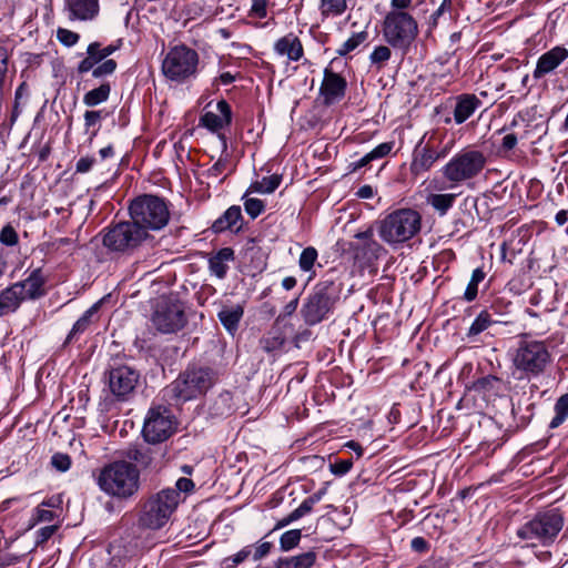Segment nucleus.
<instances>
[{
    "instance_id": "obj_39",
    "label": "nucleus",
    "mask_w": 568,
    "mask_h": 568,
    "mask_svg": "<svg viewBox=\"0 0 568 568\" xmlns=\"http://www.w3.org/2000/svg\"><path fill=\"white\" fill-rule=\"evenodd\" d=\"M554 409L555 416L549 424L550 428L559 427L568 418V393L557 399Z\"/></svg>"
},
{
    "instance_id": "obj_28",
    "label": "nucleus",
    "mask_w": 568,
    "mask_h": 568,
    "mask_svg": "<svg viewBox=\"0 0 568 568\" xmlns=\"http://www.w3.org/2000/svg\"><path fill=\"white\" fill-rule=\"evenodd\" d=\"M125 457L129 459L128 462L132 463L138 468L149 469L152 468L154 464V449L142 445L133 446L128 448Z\"/></svg>"
},
{
    "instance_id": "obj_27",
    "label": "nucleus",
    "mask_w": 568,
    "mask_h": 568,
    "mask_svg": "<svg viewBox=\"0 0 568 568\" xmlns=\"http://www.w3.org/2000/svg\"><path fill=\"white\" fill-rule=\"evenodd\" d=\"M242 212L241 207L237 205H233L229 207L223 215L216 219L212 224V230L215 233H221L226 230H236L241 229Z\"/></svg>"
},
{
    "instance_id": "obj_49",
    "label": "nucleus",
    "mask_w": 568,
    "mask_h": 568,
    "mask_svg": "<svg viewBox=\"0 0 568 568\" xmlns=\"http://www.w3.org/2000/svg\"><path fill=\"white\" fill-rule=\"evenodd\" d=\"M270 0H252L248 17L263 19L267 16Z\"/></svg>"
},
{
    "instance_id": "obj_43",
    "label": "nucleus",
    "mask_w": 568,
    "mask_h": 568,
    "mask_svg": "<svg viewBox=\"0 0 568 568\" xmlns=\"http://www.w3.org/2000/svg\"><path fill=\"white\" fill-rule=\"evenodd\" d=\"M317 251L313 246L305 247L298 258V266L303 272H311L317 261Z\"/></svg>"
},
{
    "instance_id": "obj_22",
    "label": "nucleus",
    "mask_w": 568,
    "mask_h": 568,
    "mask_svg": "<svg viewBox=\"0 0 568 568\" xmlns=\"http://www.w3.org/2000/svg\"><path fill=\"white\" fill-rule=\"evenodd\" d=\"M64 8L71 20H91L99 11L98 0H64Z\"/></svg>"
},
{
    "instance_id": "obj_17",
    "label": "nucleus",
    "mask_w": 568,
    "mask_h": 568,
    "mask_svg": "<svg viewBox=\"0 0 568 568\" xmlns=\"http://www.w3.org/2000/svg\"><path fill=\"white\" fill-rule=\"evenodd\" d=\"M426 134L419 140L413 151V159L409 165V171L414 176H419L428 172L437 162L434 152V135L425 142Z\"/></svg>"
},
{
    "instance_id": "obj_33",
    "label": "nucleus",
    "mask_w": 568,
    "mask_h": 568,
    "mask_svg": "<svg viewBox=\"0 0 568 568\" xmlns=\"http://www.w3.org/2000/svg\"><path fill=\"white\" fill-rule=\"evenodd\" d=\"M99 304L92 305L88 308L83 315L74 323L71 332L67 337V342L75 339L79 335L84 333L92 323V317L97 314Z\"/></svg>"
},
{
    "instance_id": "obj_52",
    "label": "nucleus",
    "mask_w": 568,
    "mask_h": 568,
    "mask_svg": "<svg viewBox=\"0 0 568 568\" xmlns=\"http://www.w3.org/2000/svg\"><path fill=\"white\" fill-rule=\"evenodd\" d=\"M51 464L55 469L65 471L71 466V459L68 455L58 453L52 456Z\"/></svg>"
},
{
    "instance_id": "obj_29",
    "label": "nucleus",
    "mask_w": 568,
    "mask_h": 568,
    "mask_svg": "<svg viewBox=\"0 0 568 568\" xmlns=\"http://www.w3.org/2000/svg\"><path fill=\"white\" fill-rule=\"evenodd\" d=\"M471 388L486 397H493L503 390V382L494 375H487L475 381Z\"/></svg>"
},
{
    "instance_id": "obj_23",
    "label": "nucleus",
    "mask_w": 568,
    "mask_h": 568,
    "mask_svg": "<svg viewBox=\"0 0 568 568\" xmlns=\"http://www.w3.org/2000/svg\"><path fill=\"white\" fill-rule=\"evenodd\" d=\"M116 65L118 64L113 59H108L99 64L98 61L93 58V54H87V57L79 62L77 71L80 74L92 71L93 78L101 79L113 74Z\"/></svg>"
},
{
    "instance_id": "obj_42",
    "label": "nucleus",
    "mask_w": 568,
    "mask_h": 568,
    "mask_svg": "<svg viewBox=\"0 0 568 568\" xmlns=\"http://www.w3.org/2000/svg\"><path fill=\"white\" fill-rule=\"evenodd\" d=\"M302 538V531L300 529L287 530L280 537V548L283 551H288L295 548Z\"/></svg>"
},
{
    "instance_id": "obj_8",
    "label": "nucleus",
    "mask_w": 568,
    "mask_h": 568,
    "mask_svg": "<svg viewBox=\"0 0 568 568\" xmlns=\"http://www.w3.org/2000/svg\"><path fill=\"white\" fill-rule=\"evenodd\" d=\"M130 216L145 232L146 230H161L170 220V212L164 199L143 194L130 204Z\"/></svg>"
},
{
    "instance_id": "obj_15",
    "label": "nucleus",
    "mask_w": 568,
    "mask_h": 568,
    "mask_svg": "<svg viewBox=\"0 0 568 568\" xmlns=\"http://www.w3.org/2000/svg\"><path fill=\"white\" fill-rule=\"evenodd\" d=\"M148 233L134 221L120 222L103 235V245L111 251L128 252L139 246Z\"/></svg>"
},
{
    "instance_id": "obj_47",
    "label": "nucleus",
    "mask_w": 568,
    "mask_h": 568,
    "mask_svg": "<svg viewBox=\"0 0 568 568\" xmlns=\"http://www.w3.org/2000/svg\"><path fill=\"white\" fill-rule=\"evenodd\" d=\"M19 242V236L17 231L12 225L7 224L0 231V243L6 246H14Z\"/></svg>"
},
{
    "instance_id": "obj_6",
    "label": "nucleus",
    "mask_w": 568,
    "mask_h": 568,
    "mask_svg": "<svg viewBox=\"0 0 568 568\" xmlns=\"http://www.w3.org/2000/svg\"><path fill=\"white\" fill-rule=\"evenodd\" d=\"M45 278L41 268L31 271L27 278L0 292V317L14 313L24 301H34L45 294Z\"/></svg>"
},
{
    "instance_id": "obj_51",
    "label": "nucleus",
    "mask_w": 568,
    "mask_h": 568,
    "mask_svg": "<svg viewBox=\"0 0 568 568\" xmlns=\"http://www.w3.org/2000/svg\"><path fill=\"white\" fill-rule=\"evenodd\" d=\"M353 467L352 459H342L336 460L335 463L329 465L331 471L336 476H343L347 474Z\"/></svg>"
},
{
    "instance_id": "obj_12",
    "label": "nucleus",
    "mask_w": 568,
    "mask_h": 568,
    "mask_svg": "<svg viewBox=\"0 0 568 568\" xmlns=\"http://www.w3.org/2000/svg\"><path fill=\"white\" fill-rule=\"evenodd\" d=\"M551 361V355L545 342L521 341L514 356L515 367L527 374H541Z\"/></svg>"
},
{
    "instance_id": "obj_59",
    "label": "nucleus",
    "mask_w": 568,
    "mask_h": 568,
    "mask_svg": "<svg viewBox=\"0 0 568 568\" xmlns=\"http://www.w3.org/2000/svg\"><path fill=\"white\" fill-rule=\"evenodd\" d=\"M94 162L95 159L92 156L80 158L77 162L75 170L78 173H88L92 169Z\"/></svg>"
},
{
    "instance_id": "obj_21",
    "label": "nucleus",
    "mask_w": 568,
    "mask_h": 568,
    "mask_svg": "<svg viewBox=\"0 0 568 568\" xmlns=\"http://www.w3.org/2000/svg\"><path fill=\"white\" fill-rule=\"evenodd\" d=\"M273 50L277 55L286 57L290 61H300L304 54L303 44L293 32L277 39L274 42Z\"/></svg>"
},
{
    "instance_id": "obj_60",
    "label": "nucleus",
    "mask_w": 568,
    "mask_h": 568,
    "mask_svg": "<svg viewBox=\"0 0 568 568\" xmlns=\"http://www.w3.org/2000/svg\"><path fill=\"white\" fill-rule=\"evenodd\" d=\"M84 126L88 130L91 126H94L102 119V111H85L84 115Z\"/></svg>"
},
{
    "instance_id": "obj_1",
    "label": "nucleus",
    "mask_w": 568,
    "mask_h": 568,
    "mask_svg": "<svg viewBox=\"0 0 568 568\" xmlns=\"http://www.w3.org/2000/svg\"><path fill=\"white\" fill-rule=\"evenodd\" d=\"M98 485L108 496L118 500H129L140 490V468L128 460L109 463L100 470Z\"/></svg>"
},
{
    "instance_id": "obj_38",
    "label": "nucleus",
    "mask_w": 568,
    "mask_h": 568,
    "mask_svg": "<svg viewBox=\"0 0 568 568\" xmlns=\"http://www.w3.org/2000/svg\"><path fill=\"white\" fill-rule=\"evenodd\" d=\"M495 321L487 311H481L468 328L467 336L475 337L486 331Z\"/></svg>"
},
{
    "instance_id": "obj_18",
    "label": "nucleus",
    "mask_w": 568,
    "mask_h": 568,
    "mask_svg": "<svg viewBox=\"0 0 568 568\" xmlns=\"http://www.w3.org/2000/svg\"><path fill=\"white\" fill-rule=\"evenodd\" d=\"M347 82L341 74L331 69L324 70V79L320 88V94L325 105H332L341 101L346 92Z\"/></svg>"
},
{
    "instance_id": "obj_9",
    "label": "nucleus",
    "mask_w": 568,
    "mask_h": 568,
    "mask_svg": "<svg viewBox=\"0 0 568 568\" xmlns=\"http://www.w3.org/2000/svg\"><path fill=\"white\" fill-rule=\"evenodd\" d=\"M181 496L173 488H164L153 494L145 501L140 523L149 529H160L166 525L178 508Z\"/></svg>"
},
{
    "instance_id": "obj_14",
    "label": "nucleus",
    "mask_w": 568,
    "mask_h": 568,
    "mask_svg": "<svg viewBox=\"0 0 568 568\" xmlns=\"http://www.w3.org/2000/svg\"><path fill=\"white\" fill-rule=\"evenodd\" d=\"M176 429V420L172 412L165 406L151 407L144 419L142 435L150 444H160L168 440Z\"/></svg>"
},
{
    "instance_id": "obj_48",
    "label": "nucleus",
    "mask_w": 568,
    "mask_h": 568,
    "mask_svg": "<svg viewBox=\"0 0 568 568\" xmlns=\"http://www.w3.org/2000/svg\"><path fill=\"white\" fill-rule=\"evenodd\" d=\"M57 514L52 509L43 508L42 506H38L34 509V513L32 515V525L39 524V523H51L54 520Z\"/></svg>"
},
{
    "instance_id": "obj_61",
    "label": "nucleus",
    "mask_w": 568,
    "mask_h": 568,
    "mask_svg": "<svg viewBox=\"0 0 568 568\" xmlns=\"http://www.w3.org/2000/svg\"><path fill=\"white\" fill-rule=\"evenodd\" d=\"M175 487L174 489L180 494L190 493L194 488V483L190 478L181 477L176 480Z\"/></svg>"
},
{
    "instance_id": "obj_32",
    "label": "nucleus",
    "mask_w": 568,
    "mask_h": 568,
    "mask_svg": "<svg viewBox=\"0 0 568 568\" xmlns=\"http://www.w3.org/2000/svg\"><path fill=\"white\" fill-rule=\"evenodd\" d=\"M111 93V85L109 82H102L98 88L88 91L83 95V103L89 108L97 106L105 102Z\"/></svg>"
},
{
    "instance_id": "obj_26",
    "label": "nucleus",
    "mask_w": 568,
    "mask_h": 568,
    "mask_svg": "<svg viewBox=\"0 0 568 568\" xmlns=\"http://www.w3.org/2000/svg\"><path fill=\"white\" fill-rule=\"evenodd\" d=\"M235 258L234 251L231 247H223L209 260V268L217 278H224L229 271V263Z\"/></svg>"
},
{
    "instance_id": "obj_4",
    "label": "nucleus",
    "mask_w": 568,
    "mask_h": 568,
    "mask_svg": "<svg viewBox=\"0 0 568 568\" xmlns=\"http://www.w3.org/2000/svg\"><path fill=\"white\" fill-rule=\"evenodd\" d=\"M488 162L487 154L474 146L455 153L440 169L443 178L454 185L467 183L481 174Z\"/></svg>"
},
{
    "instance_id": "obj_41",
    "label": "nucleus",
    "mask_w": 568,
    "mask_h": 568,
    "mask_svg": "<svg viewBox=\"0 0 568 568\" xmlns=\"http://www.w3.org/2000/svg\"><path fill=\"white\" fill-rule=\"evenodd\" d=\"M485 275V272L480 267H477L473 271L470 281L468 282L464 293V298L467 302H471L477 297L478 284L484 281Z\"/></svg>"
},
{
    "instance_id": "obj_62",
    "label": "nucleus",
    "mask_w": 568,
    "mask_h": 568,
    "mask_svg": "<svg viewBox=\"0 0 568 568\" xmlns=\"http://www.w3.org/2000/svg\"><path fill=\"white\" fill-rule=\"evenodd\" d=\"M87 54H93V58L98 61V63H102L105 61L103 54L101 53V44L99 42H92L87 48Z\"/></svg>"
},
{
    "instance_id": "obj_53",
    "label": "nucleus",
    "mask_w": 568,
    "mask_h": 568,
    "mask_svg": "<svg viewBox=\"0 0 568 568\" xmlns=\"http://www.w3.org/2000/svg\"><path fill=\"white\" fill-rule=\"evenodd\" d=\"M453 10V0H443L440 6L433 12L430 19L433 21V24L436 26L438 22V19L446 13L450 14Z\"/></svg>"
},
{
    "instance_id": "obj_44",
    "label": "nucleus",
    "mask_w": 568,
    "mask_h": 568,
    "mask_svg": "<svg viewBox=\"0 0 568 568\" xmlns=\"http://www.w3.org/2000/svg\"><path fill=\"white\" fill-rule=\"evenodd\" d=\"M248 190L246 191V193L243 195V200H244V209H245V212L252 217V219H256L260 214H262L265 210V204L262 200L260 199H255V197H247L248 195Z\"/></svg>"
},
{
    "instance_id": "obj_40",
    "label": "nucleus",
    "mask_w": 568,
    "mask_h": 568,
    "mask_svg": "<svg viewBox=\"0 0 568 568\" xmlns=\"http://www.w3.org/2000/svg\"><path fill=\"white\" fill-rule=\"evenodd\" d=\"M347 8L346 0H321L320 10L324 17L342 16Z\"/></svg>"
},
{
    "instance_id": "obj_16",
    "label": "nucleus",
    "mask_w": 568,
    "mask_h": 568,
    "mask_svg": "<svg viewBox=\"0 0 568 568\" xmlns=\"http://www.w3.org/2000/svg\"><path fill=\"white\" fill-rule=\"evenodd\" d=\"M140 374L129 365L111 366L108 373L110 392L118 400H125L134 390Z\"/></svg>"
},
{
    "instance_id": "obj_57",
    "label": "nucleus",
    "mask_w": 568,
    "mask_h": 568,
    "mask_svg": "<svg viewBox=\"0 0 568 568\" xmlns=\"http://www.w3.org/2000/svg\"><path fill=\"white\" fill-rule=\"evenodd\" d=\"M314 505L311 504L307 498H305L302 504L292 511V517L298 520L300 518L304 517L305 515L310 514L313 509Z\"/></svg>"
},
{
    "instance_id": "obj_54",
    "label": "nucleus",
    "mask_w": 568,
    "mask_h": 568,
    "mask_svg": "<svg viewBox=\"0 0 568 568\" xmlns=\"http://www.w3.org/2000/svg\"><path fill=\"white\" fill-rule=\"evenodd\" d=\"M394 142H384L374 148L369 153L373 160L382 159L390 153Z\"/></svg>"
},
{
    "instance_id": "obj_5",
    "label": "nucleus",
    "mask_w": 568,
    "mask_h": 568,
    "mask_svg": "<svg viewBox=\"0 0 568 568\" xmlns=\"http://www.w3.org/2000/svg\"><path fill=\"white\" fill-rule=\"evenodd\" d=\"M341 292L342 283L336 281L324 280L317 283L301 308L304 322L313 326L324 321L339 300Z\"/></svg>"
},
{
    "instance_id": "obj_56",
    "label": "nucleus",
    "mask_w": 568,
    "mask_h": 568,
    "mask_svg": "<svg viewBox=\"0 0 568 568\" xmlns=\"http://www.w3.org/2000/svg\"><path fill=\"white\" fill-rule=\"evenodd\" d=\"M454 146H455L454 139L448 140L445 144H443L438 148L434 144V152L436 154V160L438 161L440 159H445L452 152Z\"/></svg>"
},
{
    "instance_id": "obj_25",
    "label": "nucleus",
    "mask_w": 568,
    "mask_h": 568,
    "mask_svg": "<svg viewBox=\"0 0 568 568\" xmlns=\"http://www.w3.org/2000/svg\"><path fill=\"white\" fill-rule=\"evenodd\" d=\"M481 100L475 94L463 93L456 97L454 108V121L456 124H462L467 121L477 109L481 106Z\"/></svg>"
},
{
    "instance_id": "obj_7",
    "label": "nucleus",
    "mask_w": 568,
    "mask_h": 568,
    "mask_svg": "<svg viewBox=\"0 0 568 568\" xmlns=\"http://www.w3.org/2000/svg\"><path fill=\"white\" fill-rule=\"evenodd\" d=\"M215 373L209 367H189L166 387V393L186 402L205 394L215 383Z\"/></svg>"
},
{
    "instance_id": "obj_45",
    "label": "nucleus",
    "mask_w": 568,
    "mask_h": 568,
    "mask_svg": "<svg viewBox=\"0 0 568 568\" xmlns=\"http://www.w3.org/2000/svg\"><path fill=\"white\" fill-rule=\"evenodd\" d=\"M390 57H392V51L388 47L378 45L369 54V61H371L372 65H376L377 69H381L390 59Z\"/></svg>"
},
{
    "instance_id": "obj_46",
    "label": "nucleus",
    "mask_w": 568,
    "mask_h": 568,
    "mask_svg": "<svg viewBox=\"0 0 568 568\" xmlns=\"http://www.w3.org/2000/svg\"><path fill=\"white\" fill-rule=\"evenodd\" d=\"M251 545L253 546V560L254 561H258V560L266 558L273 549V544L271 541H266L264 539H260L255 544H251Z\"/></svg>"
},
{
    "instance_id": "obj_19",
    "label": "nucleus",
    "mask_w": 568,
    "mask_h": 568,
    "mask_svg": "<svg viewBox=\"0 0 568 568\" xmlns=\"http://www.w3.org/2000/svg\"><path fill=\"white\" fill-rule=\"evenodd\" d=\"M568 59V50L562 45H556L542 53L536 63L532 77L536 80L542 79L554 72L565 60Z\"/></svg>"
},
{
    "instance_id": "obj_58",
    "label": "nucleus",
    "mask_w": 568,
    "mask_h": 568,
    "mask_svg": "<svg viewBox=\"0 0 568 568\" xmlns=\"http://www.w3.org/2000/svg\"><path fill=\"white\" fill-rule=\"evenodd\" d=\"M518 143L517 135L515 133H507L501 141L500 150L503 152L513 151Z\"/></svg>"
},
{
    "instance_id": "obj_50",
    "label": "nucleus",
    "mask_w": 568,
    "mask_h": 568,
    "mask_svg": "<svg viewBox=\"0 0 568 568\" xmlns=\"http://www.w3.org/2000/svg\"><path fill=\"white\" fill-rule=\"evenodd\" d=\"M58 40L65 47H72L79 41V34L69 29L59 28L57 30Z\"/></svg>"
},
{
    "instance_id": "obj_37",
    "label": "nucleus",
    "mask_w": 568,
    "mask_h": 568,
    "mask_svg": "<svg viewBox=\"0 0 568 568\" xmlns=\"http://www.w3.org/2000/svg\"><path fill=\"white\" fill-rule=\"evenodd\" d=\"M368 38L367 31H359L353 33L342 45L336 50V53L341 57L348 54L349 52L356 50L362 43H364Z\"/></svg>"
},
{
    "instance_id": "obj_2",
    "label": "nucleus",
    "mask_w": 568,
    "mask_h": 568,
    "mask_svg": "<svg viewBox=\"0 0 568 568\" xmlns=\"http://www.w3.org/2000/svg\"><path fill=\"white\" fill-rule=\"evenodd\" d=\"M565 514L559 508L536 513L531 519L517 529V537L527 547H551L565 527Z\"/></svg>"
},
{
    "instance_id": "obj_10",
    "label": "nucleus",
    "mask_w": 568,
    "mask_h": 568,
    "mask_svg": "<svg viewBox=\"0 0 568 568\" xmlns=\"http://www.w3.org/2000/svg\"><path fill=\"white\" fill-rule=\"evenodd\" d=\"M418 34L415 18L406 11H389L383 22V37L393 48L407 49Z\"/></svg>"
},
{
    "instance_id": "obj_35",
    "label": "nucleus",
    "mask_w": 568,
    "mask_h": 568,
    "mask_svg": "<svg viewBox=\"0 0 568 568\" xmlns=\"http://www.w3.org/2000/svg\"><path fill=\"white\" fill-rule=\"evenodd\" d=\"M281 182L282 175L273 174L265 176L261 181L253 182L248 187V192L271 194L280 186Z\"/></svg>"
},
{
    "instance_id": "obj_34",
    "label": "nucleus",
    "mask_w": 568,
    "mask_h": 568,
    "mask_svg": "<svg viewBox=\"0 0 568 568\" xmlns=\"http://www.w3.org/2000/svg\"><path fill=\"white\" fill-rule=\"evenodd\" d=\"M456 196L457 195L453 193L429 194L427 203L440 215H445L454 205Z\"/></svg>"
},
{
    "instance_id": "obj_24",
    "label": "nucleus",
    "mask_w": 568,
    "mask_h": 568,
    "mask_svg": "<svg viewBox=\"0 0 568 568\" xmlns=\"http://www.w3.org/2000/svg\"><path fill=\"white\" fill-rule=\"evenodd\" d=\"M116 65L118 64L113 59H108L99 64L98 61L93 58V54H87V57L79 62L77 71L80 74L92 71L93 78L101 79L113 74Z\"/></svg>"
},
{
    "instance_id": "obj_64",
    "label": "nucleus",
    "mask_w": 568,
    "mask_h": 568,
    "mask_svg": "<svg viewBox=\"0 0 568 568\" xmlns=\"http://www.w3.org/2000/svg\"><path fill=\"white\" fill-rule=\"evenodd\" d=\"M227 164V159L220 158L214 165L209 170V175L217 178L225 169Z\"/></svg>"
},
{
    "instance_id": "obj_13",
    "label": "nucleus",
    "mask_w": 568,
    "mask_h": 568,
    "mask_svg": "<svg viewBox=\"0 0 568 568\" xmlns=\"http://www.w3.org/2000/svg\"><path fill=\"white\" fill-rule=\"evenodd\" d=\"M153 327L162 334H173L186 324L183 305L172 296H162L151 316Z\"/></svg>"
},
{
    "instance_id": "obj_36",
    "label": "nucleus",
    "mask_w": 568,
    "mask_h": 568,
    "mask_svg": "<svg viewBox=\"0 0 568 568\" xmlns=\"http://www.w3.org/2000/svg\"><path fill=\"white\" fill-rule=\"evenodd\" d=\"M252 559L253 560V546L246 545L242 549H240L237 552H235L232 556L225 557L221 565L222 568H236L239 565L243 564L244 561Z\"/></svg>"
},
{
    "instance_id": "obj_3",
    "label": "nucleus",
    "mask_w": 568,
    "mask_h": 568,
    "mask_svg": "<svg viewBox=\"0 0 568 568\" xmlns=\"http://www.w3.org/2000/svg\"><path fill=\"white\" fill-rule=\"evenodd\" d=\"M422 229V216L413 209H397L378 222L377 232L383 242L398 247L415 237Z\"/></svg>"
},
{
    "instance_id": "obj_11",
    "label": "nucleus",
    "mask_w": 568,
    "mask_h": 568,
    "mask_svg": "<svg viewBox=\"0 0 568 568\" xmlns=\"http://www.w3.org/2000/svg\"><path fill=\"white\" fill-rule=\"evenodd\" d=\"M199 54L185 45L172 48L162 62L163 74L171 81L184 82L196 73Z\"/></svg>"
},
{
    "instance_id": "obj_55",
    "label": "nucleus",
    "mask_w": 568,
    "mask_h": 568,
    "mask_svg": "<svg viewBox=\"0 0 568 568\" xmlns=\"http://www.w3.org/2000/svg\"><path fill=\"white\" fill-rule=\"evenodd\" d=\"M57 528H58L57 525H49V526L40 528L37 531V544L40 545V544H43L47 540H49L55 532Z\"/></svg>"
},
{
    "instance_id": "obj_63",
    "label": "nucleus",
    "mask_w": 568,
    "mask_h": 568,
    "mask_svg": "<svg viewBox=\"0 0 568 568\" xmlns=\"http://www.w3.org/2000/svg\"><path fill=\"white\" fill-rule=\"evenodd\" d=\"M372 161H374V160H373V158H371V153L368 152L367 154L362 156L359 160L349 163V165H348L349 172H355V171L366 166Z\"/></svg>"
},
{
    "instance_id": "obj_31",
    "label": "nucleus",
    "mask_w": 568,
    "mask_h": 568,
    "mask_svg": "<svg viewBox=\"0 0 568 568\" xmlns=\"http://www.w3.org/2000/svg\"><path fill=\"white\" fill-rule=\"evenodd\" d=\"M316 560L314 551H306L301 555L280 558L276 562L277 568H311Z\"/></svg>"
},
{
    "instance_id": "obj_20",
    "label": "nucleus",
    "mask_w": 568,
    "mask_h": 568,
    "mask_svg": "<svg viewBox=\"0 0 568 568\" xmlns=\"http://www.w3.org/2000/svg\"><path fill=\"white\" fill-rule=\"evenodd\" d=\"M216 109L220 114L207 111L200 118V124L212 132H217L232 122V110L225 100H220Z\"/></svg>"
},
{
    "instance_id": "obj_30",
    "label": "nucleus",
    "mask_w": 568,
    "mask_h": 568,
    "mask_svg": "<svg viewBox=\"0 0 568 568\" xmlns=\"http://www.w3.org/2000/svg\"><path fill=\"white\" fill-rule=\"evenodd\" d=\"M244 314V308L241 305L224 307L217 314L222 325L230 332L237 329L239 323Z\"/></svg>"
}]
</instances>
